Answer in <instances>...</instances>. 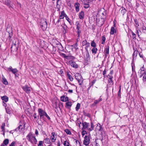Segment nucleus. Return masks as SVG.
<instances>
[{"mask_svg":"<svg viewBox=\"0 0 146 146\" xmlns=\"http://www.w3.org/2000/svg\"><path fill=\"white\" fill-rule=\"evenodd\" d=\"M45 142L47 143H50V140L48 138H46L44 139Z\"/></svg>","mask_w":146,"mask_h":146,"instance_id":"nucleus-43","label":"nucleus"},{"mask_svg":"<svg viewBox=\"0 0 146 146\" xmlns=\"http://www.w3.org/2000/svg\"><path fill=\"white\" fill-rule=\"evenodd\" d=\"M43 142L42 141H39V143L38 145V146H43Z\"/></svg>","mask_w":146,"mask_h":146,"instance_id":"nucleus-47","label":"nucleus"},{"mask_svg":"<svg viewBox=\"0 0 146 146\" xmlns=\"http://www.w3.org/2000/svg\"><path fill=\"white\" fill-rule=\"evenodd\" d=\"M64 97H65L64 96H62L61 97L60 100L62 101L63 102H64Z\"/></svg>","mask_w":146,"mask_h":146,"instance_id":"nucleus-56","label":"nucleus"},{"mask_svg":"<svg viewBox=\"0 0 146 146\" xmlns=\"http://www.w3.org/2000/svg\"><path fill=\"white\" fill-rule=\"evenodd\" d=\"M2 79L3 80V83L5 85L8 84V82L7 79L5 78L3 76H2Z\"/></svg>","mask_w":146,"mask_h":146,"instance_id":"nucleus-22","label":"nucleus"},{"mask_svg":"<svg viewBox=\"0 0 146 146\" xmlns=\"http://www.w3.org/2000/svg\"><path fill=\"white\" fill-rule=\"evenodd\" d=\"M5 4L9 7H11L10 5L11 1L10 0H6L5 2Z\"/></svg>","mask_w":146,"mask_h":146,"instance_id":"nucleus-23","label":"nucleus"},{"mask_svg":"<svg viewBox=\"0 0 146 146\" xmlns=\"http://www.w3.org/2000/svg\"><path fill=\"white\" fill-rule=\"evenodd\" d=\"M133 64V62H132L131 63V67H132V71L133 72L134 71H135V69L133 68V67L134 66L135 67V65L134 64Z\"/></svg>","mask_w":146,"mask_h":146,"instance_id":"nucleus-58","label":"nucleus"},{"mask_svg":"<svg viewBox=\"0 0 146 146\" xmlns=\"http://www.w3.org/2000/svg\"><path fill=\"white\" fill-rule=\"evenodd\" d=\"M64 146H70V143L67 140L65 141L63 143Z\"/></svg>","mask_w":146,"mask_h":146,"instance_id":"nucleus-36","label":"nucleus"},{"mask_svg":"<svg viewBox=\"0 0 146 146\" xmlns=\"http://www.w3.org/2000/svg\"><path fill=\"white\" fill-rule=\"evenodd\" d=\"M82 125L83 126L82 129H87L89 131H92L94 129V125L92 122L90 123L82 121Z\"/></svg>","mask_w":146,"mask_h":146,"instance_id":"nucleus-2","label":"nucleus"},{"mask_svg":"<svg viewBox=\"0 0 146 146\" xmlns=\"http://www.w3.org/2000/svg\"><path fill=\"white\" fill-rule=\"evenodd\" d=\"M68 63L72 67L75 68H78V65L76 64V62L73 61L72 60L69 61Z\"/></svg>","mask_w":146,"mask_h":146,"instance_id":"nucleus-10","label":"nucleus"},{"mask_svg":"<svg viewBox=\"0 0 146 146\" xmlns=\"http://www.w3.org/2000/svg\"><path fill=\"white\" fill-rule=\"evenodd\" d=\"M60 55L64 58L66 59V58L67 56L65 54L63 53H61Z\"/></svg>","mask_w":146,"mask_h":146,"instance_id":"nucleus-50","label":"nucleus"},{"mask_svg":"<svg viewBox=\"0 0 146 146\" xmlns=\"http://www.w3.org/2000/svg\"><path fill=\"white\" fill-rule=\"evenodd\" d=\"M75 31L78 34V37L79 38L81 35L80 34L82 31L81 28H76V30Z\"/></svg>","mask_w":146,"mask_h":146,"instance_id":"nucleus-17","label":"nucleus"},{"mask_svg":"<svg viewBox=\"0 0 146 146\" xmlns=\"http://www.w3.org/2000/svg\"><path fill=\"white\" fill-rule=\"evenodd\" d=\"M67 75L70 80L71 81H72L73 80V78L69 73L67 72Z\"/></svg>","mask_w":146,"mask_h":146,"instance_id":"nucleus-33","label":"nucleus"},{"mask_svg":"<svg viewBox=\"0 0 146 146\" xmlns=\"http://www.w3.org/2000/svg\"><path fill=\"white\" fill-rule=\"evenodd\" d=\"M5 109L6 112L7 113L10 114L11 113V110L9 107L5 108Z\"/></svg>","mask_w":146,"mask_h":146,"instance_id":"nucleus-38","label":"nucleus"},{"mask_svg":"<svg viewBox=\"0 0 146 146\" xmlns=\"http://www.w3.org/2000/svg\"><path fill=\"white\" fill-rule=\"evenodd\" d=\"M134 22L136 25V26L137 27L139 26V23L138 22V21L136 20H134Z\"/></svg>","mask_w":146,"mask_h":146,"instance_id":"nucleus-52","label":"nucleus"},{"mask_svg":"<svg viewBox=\"0 0 146 146\" xmlns=\"http://www.w3.org/2000/svg\"><path fill=\"white\" fill-rule=\"evenodd\" d=\"M106 69H105L104 70V71L103 72V75L104 76H105V75L106 74Z\"/></svg>","mask_w":146,"mask_h":146,"instance_id":"nucleus-63","label":"nucleus"},{"mask_svg":"<svg viewBox=\"0 0 146 146\" xmlns=\"http://www.w3.org/2000/svg\"><path fill=\"white\" fill-rule=\"evenodd\" d=\"M15 142L13 141L9 145L10 146H14L15 144Z\"/></svg>","mask_w":146,"mask_h":146,"instance_id":"nucleus-59","label":"nucleus"},{"mask_svg":"<svg viewBox=\"0 0 146 146\" xmlns=\"http://www.w3.org/2000/svg\"><path fill=\"white\" fill-rule=\"evenodd\" d=\"M54 138L53 137L51 139L52 141V142H54L56 140V138L54 139Z\"/></svg>","mask_w":146,"mask_h":146,"instance_id":"nucleus-64","label":"nucleus"},{"mask_svg":"<svg viewBox=\"0 0 146 146\" xmlns=\"http://www.w3.org/2000/svg\"><path fill=\"white\" fill-rule=\"evenodd\" d=\"M66 108H69L72 105V102L70 101L66 103Z\"/></svg>","mask_w":146,"mask_h":146,"instance_id":"nucleus-24","label":"nucleus"},{"mask_svg":"<svg viewBox=\"0 0 146 146\" xmlns=\"http://www.w3.org/2000/svg\"><path fill=\"white\" fill-rule=\"evenodd\" d=\"M9 39H10L13 35V34L12 32H11L10 33L9 32Z\"/></svg>","mask_w":146,"mask_h":146,"instance_id":"nucleus-54","label":"nucleus"},{"mask_svg":"<svg viewBox=\"0 0 146 146\" xmlns=\"http://www.w3.org/2000/svg\"><path fill=\"white\" fill-rule=\"evenodd\" d=\"M141 30H142V32L144 33H146V28H141ZM139 30H140L141 29Z\"/></svg>","mask_w":146,"mask_h":146,"instance_id":"nucleus-49","label":"nucleus"},{"mask_svg":"<svg viewBox=\"0 0 146 146\" xmlns=\"http://www.w3.org/2000/svg\"><path fill=\"white\" fill-rule=\"evenodd\" d=\"M108 81L111 84H113V82L112 80L113 77L112 76V75H108Z\"/></svg>","mask_w":146,"mask_h":146,"instance_id":"nucleus-16","label":"nucleus"},{"mask_svg":"<svg viewBox=\"0 0 146 146\" xmlns=\"http://www.w3.org/2000/svg\"><path fill=\"white\" fill-rule=\"evenodd\" d=\"M99 128L98 129L99 131H100L101 132V134L102 133V131H103V128L101 126H99Z\"/></svg>","mask_w":146,"mask_h":146,"instance_id":"nucleus-45","label":"nucleus"},{"mask_svg":"<svg viewBox=\"0 0 146 146\" xmlns=\"http://www.w3.org/2000/svg\"><path fill=\"white\" fill-rule=\"evenodd\" d=\"M84 63L85 64H88V60H90V58L84 57Z\"/></svg>","mask_w":146,"mask_h":146,"instance_id":"nucleus-31","label":"nucleus"},{"mask_svg":"<svg viewBox=\"0 0 146 146\" xmlns=\"http://www.w3.org/2000/svg\"><path fill=\"white\" fill-rule=\"evenodd\" d=\"M48 120H50V117L49 116L47 115V114L46 113V114H45V115Z\"/></svg>","mask_w":146,"mask_h":146,"instance_id":"nucleus-60","label":"nucleus"},{"mask_svg":"<svg viewBox=\"0 0 146 146\" xmlns=\"http://www.w3.org/2000/svg\"><path fill=\"white\" fill-rule=\"evenodd\" d=\"M66 15V14L65 13L64 11H62L61 13V15H60L59 17V19H63L64 18V17H65Z\"/></svg>","mask_w":146,"mask_h":146,"instance_id":"nucleus-21","label":"nucleus"},{"mask_svg":"<svg viewBox=\"0 0 146 146\" xmlns=\"http://www.w3.org/2000/svg\"><path fill=\"white\" fill-rule=\"evenodd\" d=\"M102 41L101 42V44H104L105 43V41L106 40V38L104 36H102Z\"/></svg>","mask_w":146,"mask_h":146,"instance_id":"nucleus-35","label":"nucleus"},{"mask_svg":"<svg viewBox=\"0 0 146 146\" xmlns=\"http://www.w3.org/2000/svg\"><path fill=\"white\" fill-rule=\"evenodd\" d=\"M62 31L63 33L64 34H65L67 32L66 29L65 28H62Z\"/></svg>","mask_w":146,"mask_h":146,"instance_id":"nucleus-44","label":"nucleus"},{"mask_svg":"<svg viewBox=\"0 0 146 146\" xmlns=\"http://www.w3.org/2000/svg\"><path fill=\"white\" fill-rule=\"evenodd\" d=\"M97 50L98 49L97 48H96V47L92 49V53L93 54H96L97 53Z\"/></svg>","mask_w":146,"mask_h":146,"instance_id":"nucleus-32","label":"nucleus"},{"mask_svg":"<svg viewBox=\"0 0 146 146\" xmlns=\"http://www.w3.org/2000/svg\"><path fill=\"white\" fill-rule=\"evenodd\" d=\"M80 104L79 103H78L76 107V111H78L80 108Z\"/></svg>","mask_w":146,"mask_h":146,"instance_id":"nucleus-41","label":"nucleus"},{"mask_svg":"<svg viewBox=\"0 0 146 146\" xmlns=\"http://www.w3.org/2000/svg\"><path fill=\"white\" fill-rule=\"evenodd\" d=\"M133 49L134 50L133 53V61L135 57L137 56V49L136 48H135L133 47Z\"/></svg>","mask_w":146,"mask_h":146,"instance_id":"nucleus-15","label":"nucleus"},{"mask_svg":"<svg viewBox=\"0 0 146 146\" xmlns=\"http://www.w3.org/2000/svg\"><path fill=\"white\" fill-rule=\"evenodd\" d=\"M26 123L24 121H20L19 126L15 130L16 131H23L25 129Z\"/></svg>","mask_w":146,"mask_h":146,"instance_id":"nucleus-4","label":"nucleus"},{"mask_svg":"<svg viewBox=\"0 0 146 146\" xmlns=\"http://www.w3.org/2000/svg\"><path fill=\"white\" fill-rule=\"evenodd\" d=\"M109 45L107 44V46H105L104 50V53L106 56L107 57L109 54Z\"/></svg>","mask_w":146,"mask_h":146,"instance_id":"nucleus-11","label":"nucleus"},{"mask_svg":"<svg viewBox=\"0 0 146 146\" xmlns=\"http://www.w3.org/2000/svg\"><path fill=\"white\" fill-rule=\"evenodd\" d=\"M33 117L34 118V120L36 121H37L39 119V116H38L37 117H36V113H35L34 114Z\"/></svg>","mask_w":146,"mask_h":146,"instance_id":"nucleus-34","label":"nucleus"},{"mask_svg":"<svg viewBox=\"0 0 146 146\" xmlns=\"http://www.w3.org/2000/svg\"><path fill=\"white\" fill-rule=\"evenodd\" d=\"M90 43L89 42H88L86 40H83L82 42V46H85L87 44V43Z\"/></svg>","mask_w":146,"mask_h":146,"instance_id":"nucleus-40","label":"nucleus"},{"mask_svg":"<svg viewBox=\"0 0 146 146\" xmlns=\"http://www.w3.org/2000/svg\"><path fill=\"white\" fill-rule=\"evenodd\" d=\"M91 46L94 48L96 47V44L94 41H92L91 43Z\"/></svg>","mask_w":146,"mask_h":146,"instance_id":"nucleus-39","label":"nucleus"},{"mask_svg":"<svg viewBox=\"0 0 146 146\" xmlns=\"http://www.w3.org/2000/svg\"><path fill=\"white\" fill-rule=\"evenodd\" d=\"M84 17V12L82 11L80 12L79 14V17L80 19H83Z\"/></svg>","mask_w":146,"mask_h":146,"instance_id":"nucleus-20","label":"nucleus"},{"mask_svg":"<svg viewBox=\"0 0 146 146\" xmlns=\"http://www.w3.org/2000/svg\"><path fill=\"white\" fill-rule=\"evenodd\" d=\"M116 33V30L115 28H111L110 33L111 35H113Z\"/></svg>","mask_w":146,"mask_h":146,"instance_id":"nucleus-26","label":"nucleus"},{"mask_svg":"<svg viewBox=\"0 0 146 146\" xmlns=\"http://www.w3.org/2000/svg\"><path fill=\"white\" fill-rule=\"evenodd\" d=\"M26 138L28 141L32 144H36L37 141L34 135L31 132H30L27 136Z\"/></svg>","mask_w":146,"mask_h":146,"instance_id":"nucleus-3","label":"nucleus"},{"mask_svg":"<svg viewBox=\"0 0 146 146\" xmlns=\"http://www.w3.org/2000/svg\"><path fill=\"white\" fill-rule=\"evenodd\" d=\"M80 4L78 3H76L75 4L74 6L76 8V12H78L79 11Z\"/></svg>","mask_w":146,"mask_h":146,"instance_id":"nucleus-19","label":"nucleus"},{"mask_svg":"<svg viewBox=\"0 0 146 146\" xmlns=\"http://www.w3.org/2000/svg\"><path fill=\"white\" fill-rule=\"evenodd\" d=\"M7 69L9 71L11 72L14 74H15L16 73L18 72V70L16 68H13L11 66H10Z\"/></svg>","mask_w":146,"mask_h":146,"instance_id":"nucleus-12","label":"nucleus"},{"mask_svg":"<svg viewBox=\"0 0 146 146\" xmlns=\"http://www.w3.org/2000/svg\"><path fill=\"white\" fill-rule=\"evenodd\" d=\"M40 25L41 27H47V23L45 19H42L41 20L40 23Z\"/></svg>","mask_w":146,"mask_h":146,"instance_id":"nucleus-13","label":"nucleus"},{"mask_svg":"<svg viewBox=\"0 0 146 146\" xmlns=\"http://www.w3.org/2000/svg\"><path fill=\"white\" fill-rule=\"evenodd\" d=\"M38 111L39 115H40V119H43L44 116L45 115V114H46V113L41 108L38 109Z\"/></svg>","mask_w":146,"mask_h":146,"instance_id":"nucleus-7","label":"nucleus"},{"mask_svg":"<svg viewBox=\"0 0 146 146\" xmlns=\"http://www.w3.org/2000/svg\"><path fill=\"white\" fill-rule=\"evenodd\" d=\"M64 131L67 134L70 135L71 134V132L68 129H66L64 130Z\"/></svg>","mask_w":146,"mask_h":146,"instance_id":"nucleus-37","label":"nucleus"},{"mask_svg":"<svg viewBox=\"0 0 146 146\" xmlns=\"http://www.w3.org/2000/svg\"><path fill=\"white\" fill-rule=\"evenodd\" d=\"M102 100V99L101 98L100 96L98 100H95L93 104H92V106H94L98 104Z\"/></svg>","mask_w":146,"mask_h":146,"instance_id":"nucleus-14","label":"nucleus"},{"mask_svg":"<svg viewBox=\"0 0 146 146\" xmlns=\"http://www.w3.org/2000/svg\"><path fill=\"white\" fill-rule=\"evenodd\" d=\"M2 100L5 102H7L8 100V98L7 96H5L1 97Z\"/></svg>","mask_w":146,"mask_h":146,"instance_id":"nucleus-27","label":"nucleus"},{"mask_svg":"<svg viewBox=\"0 0 146 146\" xmlns=\"http://www.w3.org/2000/svg\"><path fill=\"white\" fill-rule=\"evenodd\" d=\"M96 79L94 80L91 83H90L89 87L88 88V90H90V88L93 86L94 84L96 82Z\"/></svg>","mask_w":146,"mask_h":146,"instance_id":"nucleus-25","label":"nucleus"},{"mask_svg":"<svg viewBox=\"0 0 146 146\" xmlns=\"http://www.w3.org/2000/svg\"><path fill=\"white\" fill-rule=\"evenodd\" d=\"M84 7L85 8H88L89 7V5L88 4H84Z\"/></svg>","mask_w":146,"mask_h":146,"instance_id":"nucleus-48","label":"nucleus"},{"mask_svg":"<svg viewBox=\"0 0 146 146\" xmlns=\"http://www.w3.org/2000/svg\"><path fill=\"white\" fill-rule=\"evenodd\" d=\"M87 134V132L85 130H83L82 132V135L83 137L84 136L85 134Z\"/></svg>","mask_w":146,"mask_h":146,"instance_id":"nucleus-51","label":"nucleus"},{"mask_svg":"<svg viewBox=\"0 0 146 146\" xmlns=\"http://www.w3.org/2000/svg\"><path fill=\"white\" fill-rule=\"evenodd\" d=\"M139 56L141 58H143V55L142 53L140 52H139Z\"/></svg>","mask_w":146,"mask_h":146,"instance_id":"nucleus-57","label":"nucleus"},{"mask_svg":"<svg viewBox=\"0 0 146 146\" xmlns=\"http://www.w3.org/2000/svg\"><path fill=\"white\" fill-rule=\"evenodd\" d=\"M86 46L85 48L86 51H88V48H89L90 46V43H87V44L85 45Z\"/></svg>","mask_w":146,"mask_h":146,"instance_id":"nucleus-42","label":"nucleus"},{"mask_svg":"<svg viewBox=\"0 0 146 146\" xmlns=\"http://www.w3.org/2000/svg\"><path fill=\"white\" fill-rule=\"evenodd\" d=\"M75 58L74 57L71 55H68L67 56L66 59L67 60H74Z\"/></svg>","mask_w":146,"mask_h":146,"instance_id":"nucleus-28","label":"nucleus"},{"mask_svg":"<svg viewBox=\"0 0 146 146\" xmlns=\"http://www.w3.org/2000/svg\"><path fill=\"white\" fill-rule=\"evenodd\" d=\"M68 100V97H64V102L67 101Z\"/></svg>","mask_w":146,"mask_h":146,"instance_id":"nucleus-62","label":"nucleus"},{"mask_svg":"<svg viewBox=\"0 0 146 146\" xmlns=\"http://www.w3.org/2000/svg\"><path fill=\"white\" fill-rule=\"evenodd\" d=\"M138 76L140 78H141L142 80V84L143 85H146V72L138 74Z\"/></svg>","mask_w":146,"mask_h":146,"instance_id":"nucleus-6","label":"nucleus"},{"mask_svg":"<svg viewBox=\"0 0 146 146\" xmlns=\"http://www.w3.org/2000/svg\"><path fill=\"white\" fill-rule=\"evenodd\" d=\"M9 140L8 139H5L3 141V143L1 145H7L9 143Z\"/></svg>","mask_w":146,"mask_h":146,"instance_id":"nucleus-29","label":"nucleus"},{"mask_svg":"<svg viewBox=\"0 0 146 146\" xmlns=\"http://www.w3.org/2000/svg\"><path fill=\"white\" fill-rule=\"evenodd\" d=\"M132 35L133 37V38L135 37L136 36V35L133 32H132Z\"/></svg>","mask_w":146,"mask_h":146,"instance_id":"nucleus-61","label":"nucleus"},{"mask_svg":"<svg viewBox=\"0 0 146 146\" xmlns=\"http://www.w3.org/2000/svg\"><path fill=\"white\" fill-rule=\"evenodd\" d=\"M121 10V13L123 15H124V14H125L126 12V10L125 9L122 7L120 9V10Z\"/></svg>","mask_w":146,"mask_h":146,"instance_id":"nucleus-18","label":"nucleus"},{"mask_svg":"<svg viewBox=\"0 0 146 146\" xmlns=\"http://www.w3.org/2000/svg\"><path fill=\"white\" fill-rule=\"evenodd\" d=\"M22 88L23 90L27 93H30L31 92V88L27 85L23 86Z\"/></svg>","mask_w":146,"mask_h":146,"instance_id":"nucleus-9","label":"nucleus"},{"mask_svg":"<svg viewBox=\"0 0 146 146\" xmlns=\"http://www.w3.org/2000/svg\"><path fill=\"white\" fill-rule=\"evenodd\" d=\"M75 78L78 81L80 85H81L83 82V79L81 74L78 73H76L75 75Z\"/></svg>","mask_w":146,"mask_h":146,"instance_id":"nucleus-5","label":"nucleus"},{"mask_svg":"<svg viewBox=\"0 0 146 146\" xmlns=\"http://www.w3.org/2000/svg\"><path fill=\"white\" fill-rule=\"evenodd\" d=\"M106 18V16L104 15V13L103 12H99L97 13V15L96 16V19L97 20L98 19L99 21H98V24L99 25L98 26L101 27L104 24V19Z\"/></svg>","mask_w":146,"mask_h":146,"instance_id":"nucleus-1","label":"nucleus"},{"mask_svg":"<svg viewBox=\"0 0 146 146\" xmlns=\"http://www.w3.org/2000/svg\"><path fill=\"white\" fill-rule=\"evenodd\" d=\"M121 89L120 88L118 92V95L119 97L120 98L121 96Z\"/></svg>","mask_w":146,"mask_h":146,"instance_id":"nucleus-53","label":"nucleus"},{"mask_svg":"<svg viewBox=\"0 0 146 146\" xmlns=\"http://www.w3.org/2000/svg\"><path fill=\"white\" fill-rule=\"evenodd\" d=\"M65 17L66 18V19L69 23L70 22V19L68 18V16L67 15H66V16H65Z\"/></svg>","mask_w":146,"mask_h":146,"instance_id":"nucleus-55","label":"nucleus"},{"mask_svg":"<svg viewBox=\"0 0 146 146\" xmlns=\"http://www.w3.org/2000/svg\"><path fill=\"white\" fill-rule=\"evenodd\" d=\"M84 57L90 58V56L89 51H86V56H84Z\"/></svg>","mask_w":146,"mask_h":146,"instance_id":"nucleus-46","label":"nucleus"},{"mask_svg":"<svg viewBox=\"0 0 146 146\" xmlns=\"http://www.w3.org/2000/svg\"><path fill=\"white\" fill-rule=\"evenodd\" d=\"M84 139L83 141V143L86 146L88 145L90 142V138L88 136L86 135L84 137Z\"/></svg>","mask_w":146,"mask_h":146,"instance_id":"nucleus-8","label":"nucleus"},{"mask_svg":"<svg viewBox=\"0 0 146 146\" xmlns=\"http://www.w3.org/2000/svg\"><path fill=\"white\" fill-rule=\"evenodd\" d=\"M145 68L144 67V66H143L141 67L139 70V71H140L139 73L138 74H140L141 73H143L145 71Z\"/></svg>","mask_w":146,"mask_h":146,"instance_id":"nucleus-30","label":"nucleus"}]
</instances>
